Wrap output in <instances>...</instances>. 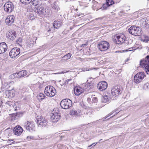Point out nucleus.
<instances>
[{
  "label": "nucleus",
  "mask_w": 149,
  "mask_h": 149,
  "mask_svg": "<svg viewBox=\"0 0 149 149\" xmlns=\"http://www.w3.org/2000/svg\"><path fill=\"white\" fill-rule=\"evenodd\" d=\"M66 72H64V71H62L61 72H58V73H56L55 74H61V73H65Z\"/></svg>",
  "instance_id": "obj_53"
},
{
  "label": "nucleus",
  "mask_w": 149,
  "mask_h": 149,
  "mask_svg": "<svg viewBox=\"0 0 149 149\" xmlns=\"http://www.w3.org/2000/svg\"><path fill=\"white\" fill-rule=\"evenodd\" d=\"M37 17V16L36 14H34L31 13H30L29 15V17L31 20H33Z\"/></svg>",
  "instance_id": "obj_33"
},
{
  "label": "nucleus",
  "mask_w": 149,
  "mask_h": 149,
  "mask_svg": "<svg viewBox=\"0 0 149 149\" xmlns=\"http://www.w3.org/2000/svg\"><path fill=\"white\" fill-rule=\"evenodd\" d=\"M27 74V72L26 70H22L18 72V73L13 74H11L10 77L11 78H14L15 77H22L25 76Z\"/></svg>",
  "instance_id": "obj_10"
},
{
  "label": "nucleus",
  "mask_w": 149,
  "mask_h": 149,
  "mask_svg": "<svg viewBox=\"0 0 149 149\" xmlns=\"http://www.w3.org/2000/svg\"><path fill=\"white\" fill-rule=\"evenodd\" d=\"M71 79H67V80H66L64 82V83L63 84V85H65L66 84H68V82L69 81H71Z\"/></svg>",
  "instance_id": "obj_50"
},
{
  "label": "nucleus",
  "mask_w": 149,
  "mask_h": 149,
  "mask_svg": "<svg viewBox=\"0 0 149 149\" xmlns=\"http://www.w3.org/2000/svg\"><path fill=\"white\" fill-rule=\"evenodd\" d=\"M111 98L110 94L107 92H105L103 94L102 101L103 102L106 103L109 102Z\"/></svg>",
  "instance_id": "obj_20"
},
{
  "label": "nucleus",
  "mask_w": 149,
  "mask_h": 149,
  "mask_svg": "<svg viewBox=\"0 0 149 149\" xmlns=\"http://www.w3.org/2000/svg\"><path fill=\"white\" fill-rule=\"evenodd\" d=\"M23 42V40L22 38H19L15 41L16 44L21 46L22 43Z\"/></svg>",
  "instance_id": "obj_34"
},
{
  "label": "nucleus",
  "mask_w": 149,
  "mask_h": 149,
  "mask_svg": "<svg viewBox=\"0 0 149 149\" xmlns=\"http://www.w3.org/2000/svg\"><path fill=\"white\" fill-rule=\"evenodd\" d=\"M10 103V102L8 101L6 103V104H9V103Z\"/></svg>",
  "instance_id": "obj_57"
},
{
  "label": "nucleus",
  "mask_w": 149,
  "mask_h": 149,
  "mask_svg": "<svg viewBox=\"0 0 149 149\" xmlns=\"http://www.w3.org/2000/svg\"><path fill=\"white\" fill-rule=\"evenodd\" d=\"M15 95V91L13 90L6 91L3 93V96L5 97L9 98L14 97Z\"/></svg>",
  "instance_id": "obj_14"
},
{
  "label": "nucleus",
  "mask_w": 149,
  "mask_h": 149,
  "mask_svg": "<svg viewBox=\"0 0 149 149\" xmlns=\"http://www.w3.org/2000/svg\"><path fill=\"white\" fill-rule=\"evenodd\" d=\"M128 59H127V60H126V61H128Z\"/></svg>",
  "instance_id": "obj_58"
},
{
  "label": "nucleus",
  "mask_w": 149,
  "mask_h": 149,
  "mask_svg": "<svg viewBox=\"0 0 149 149\" xmlns=\"http://www.w3.org/2000/svg\"><path fill=\"white\" fill-rule=\"evenodd\" d=\"M14 6L13 4L11 2H8L6 3L4 6V10L8 13H10L14 9Z\"/></svg>",
  "instance_id": "obj_9"
},
{
  "label": "nucleus",
  "mask_w": 149,
  "mask_h": 149,
  "mask_svg": "<svg viewBox=\"0 0 149 149\" xmlns=\"http://www.w3.org/2000/svg\"><path fill=\"white\" fill-rule=\"evenodd\" d=\"M87 101L90 104H91V99L90 98H87Z\"/></svg>",
  "instance_id": "obj_52"
},
{
  "label": "nucleus",
  "mask_w": 149,
  "mask_h": 149,
  "mask_svg": "<svg viewBox=\"0 0 149 149\" xmlns=\"http://www.w3.org/2000/svg\"><path fill=\"white\" fill-rule=\"evenodd\" d=\"M72 54L70 53H68L62 57V60L66 61L69 59L71 57Z\"/></svg>",
  "instance_id": "obj_29"
},
{
  "label": "nucleus",
  "mask_w": 149,
  "mask_h": 149,
  "mask_svg": "<svg viewBox=\"0 0 149 149\" xmlns=\"http://www.w3.org/2000/svg\"><path fill=\"white\" fill-rule=\"evenodd\" d=\"M2 86L4 88H8L10 87L11 84H14L13 81H12L10 82L9 83L7 82V80H3L2 81Z\"/></svg>",
  "instance_id": "obj_24"
},
{
  "label": "nucleus",
  "mask_w": 149,
  "mask_h": 149,
  "mask_svg": "<svg viewBox=\"0 0 149 149\" xmlns=\"http://www.w3.org/2000/svg\"><path fill=\"white\" fill-rule=\"evenodd\" d=\"M23 130L20 126L15 127L14 129V133L15 135L19 136L22 133Z\"/></svg>",
  "instance_id": "obj_18"
},
{
  "label": "nucleus",
  "mask_w": 149,
  "mask_h": 149,
  "mask_svg": "<svg viewBox=\"0 0 149 149\" xmlns=\"http://www.w3.org/2000/svg\"><path fill=\"white\" fill-rule=\"evenodd\" d=\"M20 53V49L19 48L15 47L12 49L10 52L9 55L12 58H15Z\"/></svg>",
  "instance_id": "obj_8"
},
{
  "label": "nucleus",
  "mask_w": 149,
  "mask_h": 149,
  "mask_svg": "<svg viewBox=\"0 0 149 149\" xmlns=\"http://www.w3.org/2000/svg\"><path fill=\"white\" fill-rule=\"evenodd\" d=\"M145 69L147 74H149V65H147L146 66Z\"/></svg>",
  "instance_id": "obj_43"
},
{
  "label": "nucleus",
  "mask_w": 149,
  "mask_h": 149,
  "mask_svg": "<svg viewBox=\"0 0 149 149\" xmlns=\"http://www.w3.org/2000/svg\"><path fill=\"white\" fill-rule=\"evenodd\" d=\"M140 40L145 43L148 42L149 41V38H140Z\"/></svg>",
  "instance_id": "obj_37"
},
{
  "label": "nucleus",
  "mask_w": 149,
  "mask_h": 149,
  "mask_svg": "<svg viewBox=\"0 0 149 149\" xmlns=\"http://www.w3.org/2000/svg\"><path fill=\"white\" fill-rule=\"evenodd\" d=\"M52 8L54 12H57L60 10L58 6L56 4H54L52 6Z\"/></svg>",
  "instance_id": "obj_32"
},
{
  "label": "nucleus",
  "mask_w": 149,
  "mask_h": 149,
  "mask_svg": "<svg viewBox=\"0 0 149 149\" xmlns=\"http://www.w3.org/2000/svg\"><path fill=\"white\" fill-rule=\"evenodd\" d=\"M146 86L147 88L149 89V83L146 84Z\"/></svg>",
  "instance_id": "obj_54"
},
{
  "label": "nucleus",
  "mask_w": 149,
  "mask_h": 149,
  "mask_svg": "<svg viewBox=\"0 0 149 149\" xmlns=\"http://www.w3.org/2000/svg\"><path fill=\"white\" fill-rule=\"evenodd\" d=\"M15 17L13 15L8 16L6 19V24L9 26L10 25L14 22Z\"/></svg>",
  "instance_id": "obj_23"
},
{
  "label": "nucleus",
  "mask_w": 149,
  "mask_h": 149,
  "mask_svg": "<svg viewBox=\"0 0 149 149\" xmlns=\"http://www.w3.org/2000/svg\"><path fill=\"white\" fill-rule=\"evenodd\" d=\"M131 50H129V51H131Z\"/></svg>",
  "instance_id": "obj_62"
},
{
  "label": "nucleus",
  "mask_w": 149,
  "mask_h": 149,
  "mask_svg": "<svg viewBox=\"0 0 149 149\" xmlns=\"http://www.w3.org/2000/svg\"><path fill=\"white\" fill-rule=\"evenodd\" d=\"M97 87L99 90L103 91L107 88V84L105 81L100 82L97 84Z\"/></svg>",
  "instance_id": "obj_13"
},
{
  "label": "nucleus",
  "mask_w": 149,
  "mask_h": 149,
  "mask_svg": "<svg viewBox=\"0 0 149 149\" xmlns=\"http://www.w3.org/2000/svg\"><path fill=\"white\" fill-rule=\"evenodd\" d=\"M1 74H0V78H1Z\"/></svg>",
  "instance_id": "obj_60"
},
{
  "label": "nucleus",
  "mask_w": 149,
  "mask_h": 149,
  "mask_svg": "<svg viewBox=\"0 0 149 149\" xmlns=\"http://www.w3.org/2000/svg\"><path fill=\"white\" fill-rule=\"evenodd\" d=\"M37 123L38 127L43 128L48 126L47 121L44 118L40 116L37 119Z\"/></svg>",
  "instance_id": "obj_3"
},
{
  "label": "nucleus",
  "mask_w": 149,
  "mask_h": 149,
  "mask_svg": "<svg viewBox=\"0 0 149 149\" xmlns=\"http://www.w3.org/2000/svg\"><path fill=\"white\" fill-rule=\"evenodd\" d=\"M37 98L39 100H42L45 97V95L43 93H40L37 96Z\"/></svg>",
  "instance_id": "obj_30"
},
{
  "label": "nucleus",
  "mask_w": 149,
  "mask_h": 149,
  "mask_svg": "<svg viewBox=\"0 0 149 149\" xmlns=\"http://www.w3.org/2000/svg\"><path fill=\"white\" fill-rule=\"evenodd\" d=\"M93 112L92 110H90L89 111L86 112L84 117L86 119H89L93 116Z\"/></svg>",
  "instance_id": "obj_27"
},
{
  "label": "nucleus",
  "mask_w": 149,
  "mask_h": 149,
  "mask_svg": "<svg viewBox=\"0 0 149 149\" xmlns=\"http://www.w3.org/2000/svg\"><path fill=\"white\" fill-rule=\"evenodd\" d=\"M20 1L23 4H28L31 2L32 0H20Z\"/></svg>",
  "instance_id": "obj_36"
},
{
  "label": "nucleus",
  "mask_w": 149,
  "mask_h": 149,
  "mask_svg": "<svg viewBox=\"0 0 149 149\" xmlns=\"http://www.w3.org/2000/svg\"><path fill=\"white\" fill-rule=\"evenodd\" d=\"M149 64V55L147 56L146 58L140 61V65L142 67H145Z\"/></svg>",
  "instance_id": "obj_19"
},
{
  "label": "nucleus",
  "mask_w": 149,
  "mask_h": 149,
  "mask_svg": "<svg viewBox=\"0 0 149 149\" xmlns=\"http://www.w3.org/2000/svg\"><path fill=\"white\" fill-rule=\"evenodd\" d=\"M109 45L107 42L103 41L100 42L98 44V47L101 51H104L107 50L109 48Z\"/></svg>",
  "instance_id": "obj_6"
},
{
  "label": "nucleus",
  "mask_w": 149,
  "mask_h": 149,
  "mask_svg": "<svg viewBox=\"0 0 149 149\" xmlns=\"http://www.w3.org/2000/svg\"><path fill=\"white\" fill-rule=\"evenodd\" d=\"M87 45V44H83L82 45L81 47H86Z\"/></svg>",
  "instance_id": "obj_56"
},
{
  "label": "nucleus",
  "mask_w": 149,
  "mask_h": 149,
  "mask_svg": "<svg viewBox=\"0 0 149 149\" xmlns=\"http://www.w3.org/2000/svg\"><path fill=\"white\" fill-rule=\"evenodd\" d=\"M128 51L127 50H123V51H118V52H124V51L125 52H127V51Z\"/></svg>",
  "instance_id": "obj_55"
},
{
  "label": "nucleus",
  "mask_w": 149,
  "mask_h": 149,
  "mask_svg": "<svg viewBox=\"0 0 149 149\" xmlns=\"http://www.w3.org/2000/svg\"><path fill=\"white\" fill-rule=\"evenodd\" d=\"M70 113L72 117L74 118L82 116L83 115L82 111L80 110H77V111L72 110L71 111Z\"/></svg>",
  "instance_id": "obj_11"
},
{
  "label": "nucleus",
  "mask_w": 149,
  "mask_h": 149,
  "mask_svg": "<svg viewBox=\"0 0 149 149\" xmlns=\"http://www.w3.org/2000/svg\"><path fill=\"white\" fill-rule=\"evenodd\" d=\"M24 126L26 130L29 131L33 130L35 127L34 123L33 121H28L25 123Z\"/></svg>",
  "instance_id": "obj_12"
},
{
  "label": "nucleus",
  "mask_w": 149,
  "mask_h": 149,
  "mask_svg": "<svg viewBox=\"0 0 149 149\" xmlns=\"http://www.w3.org/2000/svg\"><path fill=\"white\" fill-rule=\"evenodd\" d=\"M35 13H37L38 15L40 17H45L46 14V9L42 6L38 7L35 11Z\"/></svg>",
  "instance_id": "obj_5"
},
{
  "label": "nucleus",
  "mask_w": 149,
  "mask_h": 149,
  "mask_svg": "<svg viewBox=\"0 0 149 149\" xmlns=\"http://www.w3.org/2000/svg\"><path fill=\"white\" fill-rule=\"evenodd\" d=\"M15 142V141L12 140H8L7 143L8 144H13Z\"/></svg>",
  "instance_id": "obj_47"
},
{
  "label": "nucleus",
  "mask_w": 149,
  "mask_h": 149,
  "mask_svg": "<svg viewBox=\"0 0 149 149\" xmlns=\"http://www.w3.org/2000/svg\"><path fill=\"white\" fill-rule=\"evenodd\" d=\"M31 4L34 6H36L38 4V0H32Z\"/></svg>",
  "instance_id": "obj_38"
},
{
  "label": "nucleus",
  "mask_w": 149,
  "mask_h": 149,
  "mask_svg": "<svg viewBox=\"0 0 149 149\" xmlns=\"http://www.w3.org/2000/svg\"><path fill=\"white\" fill-rule=\"evenodd\" d=\"M125 38H114L113 40L115 43L118 44H121L124 42Z\"/></svg>",
  "instance_id": "obj_25"
},
{
  "label": "nucleus",
  "mask_w": 149,
  "mask_h": 149,
  "mask_svg": "<svg viewBox=\"0 0 149 149\" xmlns=\"http://www.w3.org/2000/svg\"><path fill=\"white\" fill-rule=\"evenodd\" d=\"M109 6H108V5L106 4H104L102 7V9H106L107 8V7H109Z\"/></svg>",
  "instance_id": "obj_49"
},
{
  "label": "nucleus",
  "mask_w": 149,
  "mask_h": 149,
  "mask_svg": "<svg viewBox=\"0 0 149 149\" xmlns=\"http://www.w3.org/2000/svg\"><path fill=\"white\" fill-rule=\"evenodd\" d=\"M72 102L69 99H66L62 100L60 103L61 107L64 109H68L72 105Z\"/></svg>",
  "instance_id": "obj_4"
},
{
  "label": "nucleus",
  "mask_w": 149,
  "mask_h": 149,
  "mask_svg": "<svg viewBox=\"0 0 149 149\" xmlns=\"http://www.w3.org/2000/svg\"><path fill=\"white\" fill-rule=\"evenodd\" d=\"M106 3L108 5V6H110L114 3L113 0H106Z\"/></svg>",
  "instance_id": "obj_35"
},
{
  "label": "nucleus",
  "mask_w": 149,
  "mask_h": 149,
  "mask_svg": "<svg viewBox=\"0 0 149 149\" xmlns=\"http://www.w3.org/2000/svg\"><path fill=\"white\" fill-rule=\"evenodd\" d=\"M120 90L117 86H114L111 90V93L113 96L116 97L120 94Z\"/></svg>",
  "instance_id": "obj_17"
},
{
  "label": "nucleus",
  "mask_w": 149,
  "mask_h": 149,
  "mask_svg": "<svg viewBox=\"0 0 149 149\" xmlns=\"http://www.w3.org/2000/svg\"><path fill=\"white\" fill-rule=\"evenodd\" d=\"M117 111V109H116L113 111H112L111 113H110L108 115L106 116L105 119L107 118L109 116H111L112 114L114 112H116Z\"/></svg>",
  "instance_id": "obj_44"
},
{
  "label": "nucleus",
  "mask_w": 149,
  "mask_h": 149,
  "mask_svg": "<svg viewBox=\"0 0 149 149\" xmlns=\"http://www.w3.org/2000/svg\"><path fill=\"white\" fill-rule=\"evenodd\" d=\"M132 42V40H131L130 39H129V40L126 41V42H125V43H126L127 44H130Z\"/></svg>",
  "instance_id": "obj_51"
},
{
  "label": "nucleus",
  "mask_w": 149,
  "mask_h": 149,
  "mask_svg": "<svg viewBox=\"0 0 149 149\" xmlns=\"http://www.w3.org/2000/svg\"><path fill=\"white\" fill-rule=\"evenodd\" d=\"M141 28L134 26H132L129 29V33L134 36H140L141 34Z\"/></svg>",
  "instance_id": "obj_1"
},
{
  "label": "nucleus",
  "mask_w": 149,
  "mask_h": 149,
  "mask_svg": "<svg viewBox=\"0 0 149 149\" xmlns=\"http://www.w3.org/2000/svg\"><path fill=\"white\" fill-rule=\"evenodd\" d=\"M27 138L28 139V140H34V137L33 136H29L27 137Z\"/></svg>",
  "instance_id": "obj_48"
},
{
  "label": "nucleus",
  "mask_w": 149,
  "mask_h": 149,
  "mask_svg": "<svg viewBox=\"0 0 149 149\" xmlns=\"http://www.w3.org/2000/svg\"><path fill=\"white\" fill-rule=\"evenodd\" d=\"M144 37L147 38V37H147V36H146Z\"/></svg>",
  "instance_id": "obj_59"
},
{
  "label": "nucleus",
  "mask_w": 149,
  "mask_h": 149,
  "mask_svg": "<svg viewBox=\"0 0 149 149\" xmlns=\"http://www.w3.org/2000/svg\"><path fill=\"white\" fill-rule=\"evenodd\" d=\"M7 37H13L14 36H16V33L15 31H11L8 33L7 34Z\"/></svg>",
  "instance_id": "obj_31"
},
{
  "label": "nucleus",
  "mask_w": 149,
  "mask_h": 149,
  "mask_svg": "<svg viewBox=\"0 0 149 149\" xmlns=\"http://www.w3.org/2000/svg\"><path fill=\"white\" fill-rule=\"evenodd\" d=\"M126 36L123 33H119L118 34H116V36H115L114 37H126Z\"/></svg>",
  "instance_id": "obj_39"
},
{
  "label": "nucleus",
  "mask_w": 149,
  "mask_h": 149,
  "mask_svg": "<svg viewBox=\"0 0 149 149\" xmlns=\"http://www.w3.org/2000/svg\"><path fill=\"white\" fill-rule=\"evenodd\" d=\"M93 69V68H81V70L83 71L92 70Z\"/></svg>",
  "instance_id": "obj_41"
},
{
  "label": "nucleus",
  "mask_w": 149,
  "mask_h": 149,
  "mask_svg": "<svg viewBox=\"0 0 149 149\" xmlns=\"http://www.w3.org/2000/svg\"><path fill=\"white\" fill-rule=\"evenodd\" d=\"M82 86H77L74 88V93L77 95H79L84 92Z\"/></svg>",
  "instance_id": "obj_22"
},
{
  "label": "nucleus",
  "mask_w": 149,
  "mask_h": 149,
  "mask_svg": "<svg viewBox=\"0 0 149 149\" xmlns=\"http://www.w3.org/2000/svg\"><path fill=\"white\" fill-rule=\"evenodd\" d=\"M140 25L143 28L146 29L149 28V20L145 18L142 19L140 21Z\"/></svg>",
  "instance_id": "obj_15"
},
{
  "label": "nucleus",
  "mask_w": 149,
  "mask_h": 149,
  "mask_svg": "<svg viewBox=\"0 0 149 149\" xmlns=\"http://www.w3.org/2000/svg\"><path fill=\"white\" fill-rule=\"evenodd\" d=\"M8 47L4 42L0 43V54H3L7 50Z\"/></svg>",
  "instance_id": "obj_21"
},
{
  "label": "nucleus",
  "mask_w": 149,
  "mask_h": 149,
  "mask_svg": "<svg viewBox=\"0 0 149 149\" xmlns=\"http://www.w3.org/2000/svg\"><path fill=\"white\" fill-rule=\"evenodd\" d=\"M54 27H53L52 26H49V29H47V31L48 32H52L54 31Z\"/></svg>",
  "instance_id": "obj_42"
},
{
  "label": "nucleus",
  "mask_w": 149,
  "mask_h": 149,
  "mask_svg": "<svg viewBox=\"0 0 149 149\" xmlns=\"http://www.w3.org/2000/svg\"><path fill=\"white\" fill-rule=\"evenodd\" d=\"M82 87L84 89V90H86L88 91L91 88L90 85H89V84H85L84 85H83Z\"/></svg>",
  "instance_id": "obj_28"
},
{
  "label": "nucleus",
  "mask_w": 149,
  "mask_h": 149,
  "mask_svg": "<svg viewBox=\"0 0 149 149\" xmlns=\"http://www.w3.org/2000/svg\"><path fill=\"white\" fill-rule=\"evenodd\" d=\"M18 103L17 102H16L13 105V107L15 109V110L16 111L17 110V107L16 106V105Z\"/></svg>",
  "instance_id": "obj_46"
},
{
  "label": "nucleus",
  "mask_w": 149,
  "mask_h": 149,
  "mask_svg": "<svg viewBox=\"0 0 149 149\" xmlns=\"http://www.w3.org/2000/svg\"><path fill=\"white\" fill-rule=\"evenodd\" d=\"M146 76L143 72H141L136 74L134 77V81L136 83L140 82Z\"/></svg>",
  "instance_id": "obj_7"
},
{
  "label": "nucleus",
  "mask_w": 149,
  "mask_h": 149,
  "mask_svg": "<svg viewBox=\"0 0 149 149\" xmlns=\"http://www.w3.org/2000/svg\"><path fill=\"white\" fill-rule=\"evenodd\" d=\"M62 24V22L61 21L55 20L54 22L53 26L54 28L56 29L59 28Z\"/></svg>",
  "instance_id": "obj_26"
},
{
  "label": "nucleus",
  "mask_w": 149,
  "mask_h": 149,
  "mask_svg": "<svg viewBox=\"0 0 149 149\" xmlns=\"http://www.w3.org/2000/svg\"><path fill=\"white\" fill-rule=\"evenodd\" d=\"M92 101L93 103H96L97 102L98 99L97 97H94L93 98Z\"/></svg>",
  "instance_id": "obj_45"
},
{
  "label": "nucleus",
  "mask_w": 149,
  "mask_h": 149,
  "mask_svg": "<svg viewBox=\"0 0 149 149\" xmlns=\"http://www.w3.org/2000/svg\"><path fill=\"white\" fill-rule=\"evenodd\" d=\"M60 115L59 113L55 112L52 113L51 116V120L53 123L57 122L60 119Z\"/></svg>",
  "instance_id": "obj_16"
},
{
  "label": "nucleus",
  "mask_w": 149,
  "mask_h": 149,
  "mask_svg": "<svg viewBox=\"0 0 149 149\" xmlns=\"http://www.w3.org/2000/svg\"><path fill=\"white\" fill-rule=\"evenodd\" d=\"M102 140V139H100V140H99V141L98 142L93 143H92V144H91V145H90L89 146H88L87 147L88 149H91V148H90V147L91 146H92L93 145V146H95L98 143H100V142H101V141Z\"/></svg>",
  "instance_id": "obj_40"
},
{
  "label": "nucleus",
  "mask_w": 149,
  "mask_h": 149,
  "mask_svg": "<svg viewBox=\"0 0 149 149\" xmlns=\"http://www.w3.org/2000/svg\"><path fill=\"white\" fill-rule=\"evenodd\" d=\"M13 40V38L12 40Z\"/></svg>",
  "instance_id": "obj_61"
},
{
  "label": "nucleus",
  "mask_w": 149,
  "mask_h": 149,
  "mask_svg": "<svg viewBox=\"0 0 149 149\" xmlns=\"http://www.w3.org/2000/svg\"><path fill=\"white\" fill-rule=\"evenodd\" d=\"M44 92L47 96L53 97L55 95L56 90L52 86H49L45 87Z\"/></svg>",
  "instance_id": "obj_2"
}]
</instances>
